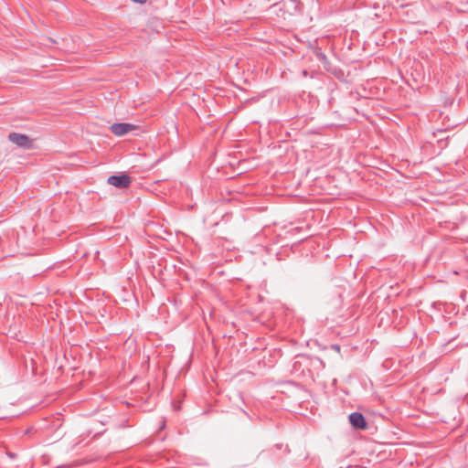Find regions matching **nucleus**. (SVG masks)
<instances>
[{
  "mask_svg": "<svg viewBox=\"0 0 468 468\" xmlns=\"http://www.w3.org/2000/svg\"><path fill=\"white\" fill-rule=\"evenodd\" d=\"M11 143L24 149H30L33 146V141L26 134L18 133H11L8 135Z\"/></svg>",
  "mask_w": 468,
  "mask_h": 468,
  "instance_id": "1",
  "label": "nucleus"
},
{
  "mask_svg": "<svg viewBox=\"0 0 468 468\" xmlns=\"http://www.w3.org/2000/svg\"><path fill=\"white\" fill-rule=\"evenodd\" d=\"M107 182H108V184H110L117 188L123 189V188H127L131 185L132 178L130 176H128L126 174L114 175V176H109L107 179Z\"/></svg>",
  "mask_w": 468,
  "mask_h": 468,
  "instance_id": "2",
  "label": "nucleus"
},
{
  "mask_svg": "<svg viewBox=\"0 0 468 468\" xmlns=\"http://www.w3.org/2000/svg\"><path fill=\"white\" fill-rule=\"evenodd\" d=\"M136 128V125L128 122H117L110 126L111 132L116 136L125 135Z\"/></svg>",
  "mask_w": 468,
  "mask_h": 468,
  "instance_id": "3",
  "label": "nucleus"
},
{
  "mask_svg": "<svg viewBox=\"0 0 468 468\" xmlns=\"http://www.w3.org/2000/svg\"><path fill=\"white\" fill-rule=\"evenodd\" d=\"M351 426L356 430H367V422L364 415L360 412H353L348 417Z\"/></svg>",
  "mask_w": 468,
  "mask_h": 468,
  "instance_id": "4",
  "label": "nucleus"
},
{
  "mask_svg": "<svg viewBox=\"0 0 468 468\" xmlns=\"http://www.w3.org/2000/svg\"><path fill=\"white\" fill-rule=\"evenodd\" d=\"M314 54L317 60H319L320 62H322L324 66L326 64H328V59H327V57L326 55L322 51V49L320 48H315L314 49Z\"/></svg>",
  "mask_w": 468,
  "mask_h": 468,
  "instance_id": "5",
  "label": "nucleus"
},
{
  "mask_svg": "<svg viewBox=\"0 0 468 468\" xmlns=\"http://www.w3.org/2000/svg\"><path fill=\"white\" fill-rule=\"evenodd\" d=\"M331 348L336 352H340V346L339 345H332Z\"/></svg>",
  "mask_w": 468,
  "mask_h": 468,
  "instance_id": "6",
  "label": "nucleus"
},
{
  "mask_svg": "<svg viewBox=\"0 0 468 468\" xmlns=\"http://www.w3.org/2000/svg\"><path fill=\"white\" fill-rule=\"evenodd\" d=\"M132 1L134 3H138V4H144L147 2V0H132Z\"/></svg>",
  "mask_w": 468,
  "mask_h": 468,
  "instance_id": "7",
  "label": "nucleus"
},
{
  "mask_svg": "<svg viewBox=\"0 0 468 468\" xmlns=\"http://www.w3.org/2000/svg\"><path fill=\"white\" fill-rule=\"evenodd\" d=\"M275 447L278 449V450H281L282 448V444H276Z\"/></svg>",
  "mask_w": 468,
  "mask_h": 468,
  "instance_id": "8",
  "label": "nucleus"
},
{
  "mask_svg": "<svg viewBox=\"0 0 468 468\" xmlns=\"http://www.w3.org/2000/svg\"><path fill=\"white\" fill-rule=\"evenodd\" d=\"M284 451H285L287 453H288V452H290V449H289L288 445H285V449H284Z\"/></svg>",
  "mask_w": 468,
  "mask_h": 468,
  "instance_id": "9",
  "label": "nucleus"
}]
</instances>
